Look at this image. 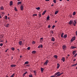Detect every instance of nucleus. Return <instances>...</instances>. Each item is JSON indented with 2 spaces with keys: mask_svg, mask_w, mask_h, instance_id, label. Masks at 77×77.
<instances>
[{
  "mask_svg": "<svg viewBox=\"0 0 77 77\" xmlns=\"http://www.w3.org/2000/svg\"><path fill=\"white\" fill-rule=\"evenodd\" d=\"M75 36H74L71 39V42H73L74 40H75Z\"/></svg>",
  "mask_w": 77,
  "mask_h": 77,
  "instance_id": "nucleus-1",
  "label": "nucleus"
},
{
  "mask_svg": "<svg viewBox=\"0 0 77 77\" xmlns=\"http://www.w3.org/2000/svg\"><path fill=\"white\" fill-rule=\"evenodd\" d=\"M49 62V61L48 60H47L45 62V63H44V64L45 65H47Z\"/></svg>",
  "mask_w": 77,
  "mask_h": 77,
  "instance_id": "nucleus-2",
  "label": "nucleus"
},
{
  "mask_svg": "<svg viewBox=\"0 0 77 77\" xmlns=\"http://www.w3.org/2000/svg\"><path fill=\"white\" fill-rule=\"evenodd\" d=\"M74 23V22L72 21V20H70V21L69 22V25H71L72 23Z\"/></svg>",
  "mask_w": 77,
  "mask_h": 77,
  "instance_id": "nucleus-3",
  "label": "nucleus"
},
{
  "mask_svg": "<svg viewBox=\"0 0 77 77\" xmlns=\"http://www.w3.org/2000/svg\"><path fill=\"white\" fill-rule=\"evenodd\" d=\"M74 22L75 23H74L73 24V25L74 26H75L76 25V24L77 23V21H76L75 20H74Z\"/></svg>",
  "mask_w": 77,
  "mask_h": 77,
  "instance_id": "nucleus-4",
  "label": "nucleus"
},
{
  "mask_svg": "<svg viewBox=\"0 0 77 77\" xmlns=\"http://www.w3.org/2000/svg\"><path fill=\"white\" fill-rule=\"evenodd\" d=\"M43 48V45H39L38 46V48Z\"/></svg>",
  "mask_w": 77,
  "mask_h": 77,
  "instance_id": "nucleus-5",
  "label": "nucleus"
},
{
  "mask_svg": "<svg viewBox=\"0 0 77 77\" xmlns=\"http://www.w3.org/2000/svg\"><path fill=\"white\" fill-rule=\"evenodd\" d=\"M20 9L21 11H23V5H22L20 6Z\"/></svg>",
  "mask_w": 77,
  "mask_h": 77,
  "instance_id": "nucleus-6",
  "label": "nucleus"
},
{
  "mask_svg": "<svg viewBox=\"0 0 77 77\" xmlns=\"http://www.w3.org/2000/svg\"><path fill=\"white\" fill-rule=\"evenodd\" d=\"M63 48L64 50L66 48V47L65 45H63Z\"/></svg>",
  "mask_w": 77,
  "mask_h": 77,
  "instance_id": "nucleus-7",
  "label": "nucleus"
},
{
  "mask_svg": "<svg viewBox=\"0 0 77 77\" xmlns=\"http://www.w3.org/2000/svg\"><path fill=\"white\" fill-rule=\"evenodd\" d=\"M76 48V47L72 46L71 47V49H74Z\"/></svg>",
  "mask_w": 77,
  "mask_h": 77,
  "instance_id": "nucleus-8",
  "label": "nucleus"
},
{
  "mask_svg": "<svg viewBox=\"0 0 77 77\" xmlns=\"http://www.w3.org/2000/svg\"><path fill=\"white\" fill-rule=\"evenodd\" d=\"M52 41L54 42L55 41V38L53 37L52 39H51Z\"/></svg>",
  "mask_w": 77,
  "mask_h": 77,
  "instance_id": "nucleus-9",
  "label": "nucleus"
},
{
  "mask_svg": "<svg viewBox=\"0 0 77 77\" xmlns=\"http://www.w3.org/2000/svg\"><path fill=\"white\" fill-rule=\"evenodd\" d=\"M77 51H73V54L74 55L76 53Z\"/></svg>",
  "mask_w": 77,
  "mask_h": 77,
  "instance_id": "nucleus-10",
  "label": "nucleus"
},
{
  "mask_svg": "<svg viewBox=\"0 0 77 77\" xmlns=\"http://www.w3.org/2000/svg\"><path fill=\"white\" fill-rule=\"evenodd\" d=\"M46 10H45L43 12V13L42 14V15H44V14L46 13Z\"/></svg>",
  "mask_w": 77,
  "mask_h": 77,
  "instance_id": "nucleus-11",
  "label": "nucleus"
},
{
  "mask_svg": "<svg viewBox=\"0 0 77 77\" xmlns=\"http://www.w3.org/2000/svg\"><path fill=\"white\" fill-rule=\"evenodd\" d=\"M10 6L12 5H13V2L12 1H11L10 2Z\"/></svg>",
  "mask_w": 77,
  "mask_h": 77,
  "instance_id": "nucleus-12",
  "label": "nucleus"
},
{
  "mask_svg": "<svg viewBox=\"0 0 77 77\" xmlns=\"http://www.w3.org/2000/svg\"><path fill=\"white\" fill-rule=\"evenodd\" d=\"M57 68L58 69L59 68V67L60 66V65L58 63H57Z\"/></svg>",
  "mask_w": 77,
  "mask_h": 77,
  "instance_id": "nucleus-13",
  "label": "nucleus"
},
{
  "mask_svg": "<svg viewBox=\"0 0 77 77\" xmlns=\"http://www.w3.org/2000/svg\"><path fill=\"white\" fill-rule=\"evenodd\" d=\"M36 52V51H32V54H35Z\"/></svg>",
  "mask_w": 77,
  "mask_h": 77,
  "instance_id": "nucleus-14",
  "label": "nucleus"
},
{
  "mask_svg": "<svg viewBox=\"0 0 77 77\" xmlns=\"http://www.w3.org/2000/svg\"><path fill=\"white\" fill-rule=\"evenodd\" d=\"M22 44V41H20L19 42V44L20 45H21Z\"/></svg>",
  "mask_w": 77,
  "mask_h": 77,
  "instance_id": "nucleus-15",
  "label": "nucleus"
},
{
  "mask_svg": "<svg viewBox=\"0 0 77 77\" xmlns=\"http://www.w3.org/2000/svg\"><path fill=\"white\" fill-rule=\"evenodd\" d=\"M6 27H9L10 26V24L8 23L6 25V26H5Z\"/></svg>",
  "mask_w": 77,
  "mask_h": 77,
  "instance_id": "nucleus-16",
  "label": "nucleus"
},
{
  "mask_svg": "<svg viewBox=\"0 0 77 77\" xmlns=\"http://www.w3.org/2000/svg\"><path fill=\"white\" fill-rule=\"evenodd\" d=\"M59 11H55L54 13L55 15H56L57 13H58Z\"/></svg>",
  "mask_w": 77,
  "mask_h": 77,
  "instance_id": "nucleus-17",
  "label": "nucleus"
},
{
  "mask_svg": "<svg viewBox=\"0 0 77 77\" xmlns=\"http://www.w3.org/2000/svg\"><path fill=\"white\" fill-rule=\"evenodd\" d=\"M62 60L63 62H65V58L63 57L62 58Z\"/></svg>",
  "mask_w": 77,
  "mask_h": 77,
  "instance_id": "nucleus-18",
  "label": "nucleus"
},
{
  "mask_svg": "<svg viewBox=\"0 0 77 77\" xmlns=\"http://www.w3.org/2000/svg\"><path fill=\"white\" fill-rule=\"evenodd\" d=\"M16 65H11V67H15Z\"/></svg>",
  "mask_w": 77,
  "mask_h": 77,
  "instance_id": "nucleus-19",
  "label": "nucleus"
},
{
  "mask_svg": "<svg viewBox=\"0 0 77 77\" xmlns=\"http://www.w3.org/2000/svg\"><path fill=\"white\" fill-rule=\"evenodd\" d=\"M67 37V35L66 34H65L64 35V38H66Z\"/></svg>",
  "mask_w": 77,
  "mask_h": 77,
  "instance_id": "nucleus-20",
  "label": "nucleus"
},
{
  "mask_svg": "<svg viewBox=\"0 0 77 77\" xmlns=\"http://www.w3.org/2000/svg\"><path fill=\"white\" fill-rule=\"evenodd\" d=\"M41 71L42 72L44 70V68H41Z\"/></svg>",
  "mask_w": 77,
  "mask_h": 77,
  "instance_id": "nucleus-21",
  "label": "nucleus"
},
{
  "mask_svg": "<svg viewBox=\"0 0 77 77\" xmlns=\"http://www.w3.org/2000/svg\"><path fill=\"white\" fill-rule=\"evenodd\" d=\"M4 9V7L3 6H2L0 8V9L1 10H3Z\"/></svg>",
  "mask_w": 77,
  "mask_h": 77,
  "instance_id": "nucleus-22",
  "label": "nucleus"
},
{
  "mask_svg": "<svg viewBox=\"0 0 77 77\" xmlns=\"http://www.w3.org/2000/svg\"><path fill=\"white\" fill-rule=\"evenodd\" d=\"M76 65H77V63H76L75 64L72 65V66L73 67V66H76Z\"/></svg>",
  "mask_w": 77,
  "mask_h": 77,
  "instance_id": "nucleus-23",
  "label": "nucleus"
},
{
  "mask_svg": "<svg viewBox=\"0 0 77 77\" xmlns=\"http://www.w3.org/2000/svg\"><path fill=\"white\" fill-rule=\"evenodd\" d=\"M36 10H40V8L39 7H38L37 8H36Z\"/></svg>",
  "mask_w": 77,
  "mask_h": 77,
  "instance_id": "nucleus-24",
  "label": "nucleus"
},
{
  "mask_svg": "<svg viewBox=\"0 0 77 77\" xmlns=\"http://www.w3.org/2000/svg\"><path fill=\"white\" fill-rule=\"evenodd\" d=\"M50 16H48L47 17V20H48L49 19H50Z\"/></svg>",
  "mask_w": 77,
  "mask_h": 77,
  "instance_id": "nucleus-25",
  "label": "nucleus"
},
{
  "mask_svg": "<svg viewBox=\"0 0 77 77\" xmlns=\"http://www.w3.org/2000/svg\"><path fill=\"white\" fill-rule=\"evenodd\" d=\"M63 35H64L63 33H62V34L61 35V37L63 38Z\"/></svg>",
  "mask_w": 77,
  "mask_h": 77,
  "instance_id": "nucleus-26",
  "label": "nucleus"
},
{
  "mask_svg": "<svg viewBox=\"0 0 77 77\" xmlns=\"http://www.w3.org/2000/svg\"><path fill=\"white\" fill-rule=\"evenodd\" d=\"M21 4V2H18L17 5H19L20 4Z\"/></svg>",
  "mask_w": 77,
  "mask_h": 77,
  "instance_id": "nucleus-27",
  "label": "nucleus"
},
{
  "mask_svg": "<svg viewBox=\"0 0 77 77\" xmlns=\"http://www.w3.org/2000/svg\"><path fill=\"white\" fill-rule=\"evenodd\" d=\"M75 14H76V12L74 11L73 12V15H75Z\"/></svg>",
  "mask_w": 77,
  "mask_h": 77,
  "instance_id": "nucleus-28",
  "label": "nucleus"
},
{
  "mask_svg": "<svg viewBox=\"0 0 77 77\" xmlns=\"http://www.w3.org/2000/svg\"><path fill=\"white\" fill-rule=\"evenodd\" d=\"M11 49L12 50H13V51H14V50H15V48L13 47L12 48H11Z\"/></svg>",
  "mask_w": 77,
  "mask_h": 77,
  "instance_id": "nucleus-29",
  "label": "nucleus"
},
{
  "mask_svg": "<svg viewBox=\"0 0 77 77\" xmlns=\"http://www.w3.org/2000/svg\"><path fill=\"white\" fill-rule=\"evenodd\" d=\"M54 57H55L56 59H57V56L56 55H55L54 56Z\"/></svg>",
  "mask_w": 77,
  "mask_h": 77,
  "instance_id": "nucleus-30",
  "label": "nucleus"
},
{
  "mask_svg": "<svg viewBox=\"0 0 77 77\" xmlns=\"http://www.w3.org/2000/svg\"><path fill=\"white\" fill-rule=\"evenodd\" d=\"M27 72H25L24 73H23V76H25V75L26 74H27Z\"/></svg>",
  "mask_w": 77,
  "mask_h": 77,
  "instance_id": "nucleus-31",
  "label": "nucleus"
},
{
  "mask_svg": "<svg viewBox=\"0 0 77 77\" xmlns=\"http://www.w3.org/2000/svg\"><path fill=\"white\" fill-rule=\"evenodd\" d=\"M15 74H14V73H13V75H12L11 76V77H14V76Z\"/></svg>",
  "mask_w": 77,
  "mask_h": 77,
  "instance_id": "nucleus-32",
  "label": "nucleus"
},
{
  "mask_svg": "<svg viewBox=\"0 0 77 77\" xmlns=\"http://www.w3.org/2000/svg\"><path fill=\"white\" fill-rule=\"evenodd\" d=\"M29 64V62L28 61L26 62L25 63V64Z\"/></svg>",
  "mask_w": 77,
  "mask_h": 77,
  "instance_id": "nucleus-33",
  "label": "nucleus"
},
{
  "mask_svg": "<svg viewBox=\"0 0 77 77\" xmlns=\"http://www.w3.org/2000/svg\"><path fill=\"white\" fill-rule=\"evenodd\" d=\"M14 10L16 11H17V8L16 7H15V8H14Z\"/></svg>",
  "mask_w": 77,
  "mask_h": 77,
  "instance_id": "nucleus-34",
  "label": "nucleus"
},
{
  "mask_svg": "<svg viewBox=\"0 0 77 77\" xmlns=\"http://www.w3.org/2000/svg\"><path fill=\"white\" fill-rule=\"evenodd\" d=\"M37 16V14H33V16Z\"/></svg>",
  "mask_w": 77,
  "mask_h": 77,
  "instance_id": "nucleus-35",
  "label": "nucleus"
},
{
  "mask_svg": "<svg viewBox=\"0 0 77 77\" xmlns=\"http://www.w3.org/2000/svg\"><path fill=\"white\" fill-rule=\"evenodd\" d=\"M5 20H7V18H8V16H5Z\"/></svg>",
  "mask_w": 77,
  "mask_h": 77,
  "instance_id": "nucleus-36",
  "label": "nucleus"
},
{
  "mask_svg": "<svg viewBox=\"0 0 77 77\" xmlns=\"http://www.w3.org/2000/svg\"><path fill=\"white\" fill-rule=\"evenodd\" d=\"M53 1H54V3H56V0H54Z\"/></svg>",
  "mask_w": 77,
  "mask_h": 77,
  "instance_id": "nucleus-37",
  "label": "nucleus"
},
{
  "mask_svg": "<svg viewBox=\"0 0 77 77\" xmlns=\"http://www.w3.org/2000/svg\"><path fill=\"white\" fill-rule=\"evenodd\" d=\"M3 45V44L2 43L0 44V46L2 47Z\"/></svg>",
  "mask_w": 77,
  "mask_h": 77,
  "instance_id": "nucleus-38",
  "label": "nucleus"
},
{
  "mask_svg": "<svg viewBox=\"0 0 77 77\" xmlns=\"http://www.w3.org/2000/svg\"><path fill=\"white\" fill-rule=\"evenodd\" d=\"M29 76V77H33V75H30Z\"/></svg>",
  "mask_w": 77,
  "mask_h": 77,
  "instance_id": "nucleus-39",
  "label": "nucleus"
},
{
  "mask_svg": "<svg viewBox=\"0 0 77 77\" xmlns=\"http://www.w3.org/2000/svg\"><path fill=\"white\" fill-rule=\"evenodd\" d=\"M32 43L33 44H34L35 43V42L33 41L32 42Z\"/></svg>",
  "mask_w": 77,
  "mask_h": 77,
  "instance_id": "nucleus-40",
  "label": "nucleus"
},
{
  "mask_svg": "<svg viewBox=\"0 0 77 77\" xmlns=\"http://www.w3.org/2000/svg\"><path fill=\"white\" fill-rule=\"evenodd\" d=\"M30 49V48L29 47H28L27 48V49L28 50H29Z\"/></svg>",
  "mask_w": 77,
  "mask_h": 77,
  "instance_id": "nucleus-41",
  "label": "nucleus"
},
{
  "mask_svg": "<svg viewBox=\"0 0 77 77\" xmlns=\"http://www.w3.org/2000/svg\"><path fill=\"white\" fill-rule=\"evenodd\" d=\"M34 72L35 74H36V72L35 70L34 71Z\"/></svg>",
  "mask_w": 77,
  "mask_h": 77,
  "instance_id": "nucleus-42",
  "label": "nucleus"
},
{
  "mask_svg": "<svg viewBox=\"0 0 77 77\" xmlns=\"http://www.w3.org/2000/svg\"><path fill=\"white\" fill-rule=\"evenodd\" d=\"M77 53L76 54H75V56H74V57H76V56H77Z\"/></svg>",
  "mask_w": 77,
  "mask_h": 77,
  "instance_id": "nucleus-43",
  "label": "nucleus"
},
{
  "mask_svg": "<svg viewBox=\"0 0 77 77\" xmlns=\"http://www.w3.org/2000/svg\"><path fill=\"white\" fill-rule=\"evenodd\" d=\"M76 60V59H75V58L74 60H73V61H75Z\"/></svg>",
  "mask_w": 77,
  "mask_h": 77,
  "instance_id": "nucleus-44",
  "label": "nucleus"
},
{
  "mask_svg": "<svg viewBox=\"0 0 77 77\" xmlns=\"http://www.w3.org/2000/svg\"><path fill=\"white\" fill-rule=\"evenodd\" d=\"M55 27V26L54 25L52 26V27L53 28H54V27Z\"/></svg>",
  "mask_w": 77,
  "mask_h": 77,
  "instance_id": "nucleus-45",
  "label": "nucleus"
},
{
  "mask_svg": "<svg viewBox=\"0 0 77 77\" xmlns=\"http://www.w3.org/2000/svg\"><path fill=\"white\" fill-rule=\"evenodd\" d=\"M48 28H51V26H50V25H49L48 26Z\"/></svg>",
  "mask_w": 77,
  "mask_h": 77,
  "instance_id": "nucleus-46",
  "label": "nucleus"
},
{
  "mask_svg": "<svg viewBox=\"0 0 77 77\" xmlns=\"http://www.w3.org/2000/svg\"><path fill=\"white\" fill-rule=\"evenodd\" d=\"M17 50H18L19 52H20V51L19 50V49H17Z\"/></svg>",
  "mask_w": 77,
  "mask_h": 77,
  "instance_id": "nucleus-47",
  "label": "nucleus"
},
{
  "mask_svg": "<svg viewBox=\"0 0 77 77\" xmlns=\"http://www.w3.org/2000/svg\"><path fill=\"white\" fill-rule=\"evenodd\" d=\"M26 66H29V65H27Z\"/></svg>",
  "mask_w": 77,
  "mask_h": 77,
  "instance_id": "nucleus-48",
  "label": "nucleus"
},
{
  "mask_svg": "<svg viewBox=\"0 0 77 77\" xmlns=\"http://www.w3.org/2000/svg\"><path fill=\"white\" fill-rule=\"evenodd\" d=\"M22 57V55L20 56V58H21V57Z\"/></svg>",
  "mask_w": 77,
  "mask_h": 77,
  "instance_id": "nucleus-49",
  "label": "nucleus"
},
{
  "mask_svg": "<svg viewBox=\"0 0 77 77\" xmlns=\"http://www.w3.org/2000/svg\"><path fill=\"white\" fill-rule=\"evenodd\" d=\"M75 33H76V35H77V31H76V32Z\"/></svg>",
  "mask_w": 77,
  "mask_h": 77,
  "instance_id": "nucleus-50",
  "label": "nucleus"
},
{
  "mask_svg": "<svg viewBox=\"0 0 77 77\" xmlns=\"http://www.w3.org/2000/svg\"><path fill=\"white\" fill-rule=\"evenodd\" d=\"M4 42V41L3 40H2L1 41V42Z\"/></svg>",
  "mask_w": 77,
  "mask_h": 77,
  "instance_id": "nucleus-51",
  "label": "nucleus"
},
{
  "mask_svg": "<svg viewBox=\"0 0 77 77\" xmlns=\"http://www.w3.org/2000/svg\"><path fill=\"white\" fill-rule=\"evenodd\" d=\"M40 39H41V40H42L43 39V38H41Z\"/></svg>",
  "mask_w": 77,
  "mask_h": 77,
  "instance_id": "nucleus-52",
  "label": "nucleus"
},
{
  "mask_svg": "<svg viewBox=\"0 0 77 77\" xmlns=\"http://www.w3.org/2000/svg\"><path fill=\"white\" fill-rule=\"evenodd\" d=\"M50 0H45V1H49Z\"/></svg>",
  "mask_w": 77,
  "mask_h": 77,
  "instance_id": "nucleus-53",
  "label": "nucleus"
},
{
  "mask_svg": "<svg viewBox=\"0 0 77 77\" xmlns=\"http://www.w3.org/2000/svg\"><path fill=\"white\" fill-rule=\"evenodd\" d=\"M2 18V16H1V15H0V18Z\"/></svg>",
  "mask_w": 77,
  "mask_h": 77,
  "instance_id": "nucleus-54",
  "label": "nucleus"
},
{
  "mask_svg": "<svg viewBox=\"0 0 77 77\" xmlns=\"http://www.w3.org/2000/svg\"><path fill=\"white\" fill-rule=\"evenodd\" d=\"M7 51H8L7 50H6L5 51V52H7Z\"/></svg>",
  "mask_w": 77,
  "mask_h": 77,
  "instance_id": "nucleus-55",
  "label": "nucleus"
},
{
  "mask_svg": "<svg viewBox=\"0 0 77 77\" xmlns=\"http://www.w3.org/2000/svg\"><path fill=\"white\" fill-rule=\"evenodd\" d=\"M53 5H53V4H52V5H51V6L52 7V6H53Z\"/></svg>",
  "mask_w": 77,
  "mask_h": 77,
  "instance_id": "nucleus-56",
  "label": "nucleus"
},
{
  "mask_svg": "<svg viewBox=\"0 0 77 77\" xmlns=\"http://www.w3.org/2000/svg\"><path fill=\"white\" fill-rule=\"evenodd\" d=\"M57 21H55V23H57Z\"/></svg>",
  "mask_w": 77,
  "mask_h": 77,
  "instance_id": "nucleus-57",
  "label": "nucleus"
},
{
  "mask_svg": "<svg viewBox=\"0 0 77 77\" xmlns=\"http://www.w3.org/2000/svg\"><path fill=\"white\" fill-rule=\"evenodd\" d=\"M67 56H68V57H69V56H70V55L68 54V55H67Z\"/></svg>",
  "mask_w": 77,
  "mask_h": 77,
  "instance_id": "nucleus-58",
  "label": "nucleus"
},
{
  "mask_svg": "<svg viewBox=\"0 0 77 77\" xmlns=\"http://www.w3.org/2000/svg\"><path fill=\"white\" fill-rule=\"evenodd\" d=\"M9 50V48H7V50Z\"/></svg>",
  "mask_w": 77,
  "mask_h": 77,
  "instance_id": "nucleus-59",
  "label": "nucleus"
},
{
  "mask_svg": "<svg viewBox=\"0 0 77 77\" xmlns=\"http://www.w3.org/2000/svg\"><path fill=\"white\" fill-rule=\"evenodd\" d=\"M8 19H10V17H8Z\"/></svg>",
  "mask_w": 77,
  "mask_h": 77,
  "instance_id": "nucleus-60",
  "label": "nucleus"
},
{
  "mask_svg": "<svg viewBox=\"0 0 77 77\" xmlns=\"http://www.w3.org/2000/svg\"><path fill=\"white\" fill-rule=\"evenodd\" d=\"M59 1L60 2L62 1V0H59Z\"/></svg>",
  "mask_w": 77,
  "mask_h": 77,
  "instance_id": "nucleus-61",
  "label": "nucleus"
},
{
  "mask_svg": "<svg viewBox=\"0 0 77 77\" xmlns=\"http://www.w3.org/2000/svg\"><path fill=\"white\" fill-rule=\"evenodd\" d=\"M51 33H53V31H51Z\"/></svg>",
  "mask_w": 77,
  "mask_h": 77,
  "instance_id": "nucleus-62",
  "label": "nucleus"
},
{
  "mask_svg": "<svg viewBox=\"0 0 77 77\" xmlns=\"http://www.w3.org/2000/svg\"><path fill=\"white\" fill-rule=\"evenodd\" d=\"M67 1H68V2H69V0H67Z\"/></svg>",
  "mask_w": 77,
  "mask_h": 77,
  "instance_id": "nucleus-63",
  "label": "nucleus"
},
{
  "mask_svg": "<svg viewBox=\"0 0 77 77\" xmlns=\"http://www.w3.org/2000/svg\"><path fill=\"white\" fill-rule=\"evenodd\" d=\"M39 16H40V17H41V14L39 15Z\"/></svg>",
  "mask_w": 77,
  "mask_h": 77,
  "instance_id": "nucleus-64",
  "label": "nucleus"
}]
</instances>
